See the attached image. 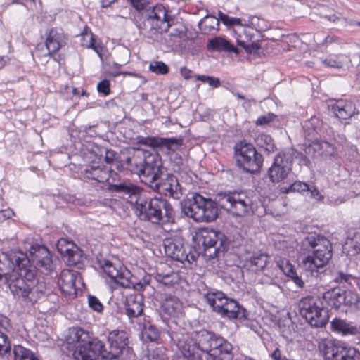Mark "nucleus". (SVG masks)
Segmentation results:
<instances>
[{"instance_id": "obj_41", "label": "nucleus", "mask_w": 360, "mask_h": 360, "mask_svg": "<svg viewBox=\"0 0 360 360\" xmlns=\"http://www.w3.org/2000/svg\"><path fill=\"white\" fill-rule=\"evenodd\" d=\"M342 307H355L359 302V296L354 291L342 290Z\"/></svg>"}, {"instance_id": "obj_36", "label": "nucleus", "mask_w": 360, "mask_h": 360, "mask_svg": "<svg viewBox=\"0 0 360 360\" xmlns=\"http://www.w3.org/2000/svg\"><path fill=\"white\" fill-rule=\"evenodd\" d=\"M156 281L165 286H173L180 283L181 278L179 273L170 271L169 273L158 272L155 276Z\"/></svg>"}, {"instance_id": "obj_29", "label": "nucleus", "mask_w": 360, "mask_h": 360, "mask_svg": "<svg viewBox=\"0 0 360 360\" xmlns=\"http://www.w3.org/2000/svg\"><path fill=\"white\" fill-rule=\"evenodd\" d=\"M277 266L283 272L285 275L290 278L295 284L302 288L304 286V282L297 274L295 266L286 259L278 257L276 259Z\"/></svg>"}, {"instance_id": "obj_48", "label": "nucleus", "mask_w": 360, "mask_h": 360, "mask_svg": "<svg viewBox=\"0 0 360 360\" xmlns=\"http://www.w3.org/2000/svg\"><path fill=\"white\" fill-rule=\"evenodd\" d=\"M354 279V277L352 275L345 274L342 271L338 272L334 277V281L339 284L345 283L351 284L352 281Z\"/></svg>"}, {"instance_id": "obj_23", "label": "nucleus", "mask_w": 360, "mask_h": 360, "mask_svg": "<svg viewBox=\"0 0 360 360\" xmlns=\"http://www.w3.org/2000/svg\"><path fill=\"white\" fill-rule=\"evenodd\" d=\"M30 252L33 262L37 266L49 271L52 270V255L46 247L39 245H32Z\"/></svg>"}, {"instance_id": "obj_13", "label": "nucleus", "mask_w": 360, "mask_h": 360, "mask_svg": "<svg viewBox=\"0 0 360 360\" xmlns=\"http://www.w3.org/2000/svg\"><path fill=\"white\" fill-rule=\"evenodd\" d=\"M224 199L229 203L228 210L233 215L244 217L255 212L253 196L244 191L231 192Z\"/></svg>"}, {"instance_id": "obj_45", "label": "nucleus", "mask_w": 360, "mask_h": 360, "mask_svg": "<svg viewBox=\"0 0 360 360\" xmlns=\"http://www.w3.org/2000/svg\"><path fill=\"white\" fill-rule=\"evenodd\" d=\"M96 38L91 31L85 29L81 34V46L84 48L90 49L92 44L96 42Z\"/></svg>"}, {"instance_id": "obj_40", "label": "nucleus", "mask_w": 360, "mask_h": 360, "mask_svg": "<svg viewBox=\"0 0 360 360\" xmlns=\"http://www.w3.org/2000/svg\"><path fill=\"white\" fill-rule=\"evenodd\" d=\"M343 250L349 257H353L360 253V236H354L348 240L343 246Z\"/></svg>"}, {"instance_id": "obj_4", "label": "nucleus", "mask_w": 360, "mask_h": 360, "mask_svg": "<svg viewBox=\"0 0 360 360\" xmlns=\"http://www.w3.org/2000/svg\"><path fill=\"white\" fill-rule=\"evenodd\" d=\"M13 270L9 276L11 292L31 304L36 303L45 294V285L37 278L35 268L30 264L25 256L12 259Z\"/></svg>"}, {"instance_id": "obj_34", "label": "nucleus", "mask_w": 360, "mask_h": 360, "mask_svg": "<svg viewBox=\"0 0 360 360\" xmlns=\"http://www.w3.org/2000/svg\"><path fill=\"white\" fill-rule=\"evenodd\" d=\"M255 144L260 148H263L268 153H274L276 150V146L272 137L266 134H259L255 138Z\"/></svg>"}, {"instance_id": "obj_21", "label": "nucleus", "mask_w": 360, "mask_h": 360, "mask_svg": "<svg viewBox=\"0 0 360 360\" xmlns=\"http://www.w3.org/2000/svg\"><path fill=\"white\" fill-rule=\"evenodd\" d=\"M45 46L47 52L59 51L60 49L66 45L67 37L62 29L52 27L49 29L46 33Z\"/></svg>"}, {"instance_id": "obj_22", "label": "nucleus", "mask_w": 360, "mask_h": 360, "mask_svg": "<svg viewBox=\"0 0 360 360\" xmlns=\"http://www.w3.org/2000/svg\"><path fill=\"white\" fill-rule=\"evenodd\" d=\"M157 191L165 196L179 198L180 185L177 178L173 174H167L160 182H155Z\"/></svg>"}, {"instance_id": "obj_32", "label": "nucleus", "mask_w": 360, "mask_h": 360, "mask_svg": "<svg viewBox=\"0 0 360 360\" xmlns=\"http://www.w3.org/2000/svg\"><path fill=\"white\" fill-rule=\"evenodd\" d=\"M331 308L340 309L342 307V290L335 288L325 292L323 294L322 299Z\"/></svg>"}, {"instance_id": "obj_57", "label": "nucleus", "mask_w": 360, "mask_h": 360, "mask_svg": "<svg viewBox=\"0 0 360 360\" xmlns=\"http://www.w3.org/2000/svg\"><path fill=\"white\" fill-rule=\"evenodd\" d=\"M323 63L328 67L335 68H342V63L340 61H338L336 59L333 58H326L324 60Z\"/></svg>"}, {"instance_id": "obj_39", "label": "nucleus", "mask_w": 360, "mask_h": 360, "mask_svg": "<svg viewBox=\"0 0 360 360\" xmlns=\"http://www.w3.org/2000/svg\"><path fill=\"white\" fill-rule=\"evenodd\" d=\"M13 354V360H39L30 349L20 345H14Z\"/></svg>"}, {"instance_id": "obj_47", "label": "nucleus", "mask_w": 360, "mask_h": 360, "mask_svg": "<svg viewBox=\"0 0 360 360\" xmlns=\"http://www.w3.org/2000/svg\"><path fill=\"white\" fill-rule=\"evenodd\" d=\"M88 304L89 307L96 311V312H102L103 310V306L101 301L94 295H89L88 296Z\"/></svg>"}, {"instance_id": "obj_15", "label": "nucleus", "mask_w": 360, "mask_h": 360, "mask_svg": "<svg viewBox=\"0 0 360 360\" xmlns=\"http://www.w3.org/2000/svg\"><path fill=\"white\" fill-rule=\"evenodd\" d=\"M293 156L289 152L278 153L268 170V175L272 182H280L287 178L292 170Z\"/></svg>"}, {"instance_id": "obj_26", "label": "nucleus", "mask_w": 360, "mask_h": 360, "mask_svg": "<svg viewBox=\"0 0 360 360\" xmlns=\"http://www.w3.org/2000/svg\"><path fill=\"white\" fill-rule=\"evenodd\" d=\"M144 299L141 293L129 294L126 297L124 308L130 319L141 316L143 311Z\"/></svg>"}, {"instance_id": "obj_11", "label": "nucleus", "mask_w": 360, "mask_h": 360, "mask_svg": "<svg viewBox=\"0 0 360 360\" xmlns=\"http://www.w3.org/2000/svg\"><path fill=\"white\" fill-rule=\"evenodd\" d=\"M325 360H360V352L354 347H346L335 340H326L319 345Z\"/></svg>"}, {"instance_id": "obj_56", "label": "nucleus", "mask_w": 360, "mask_h": 360, "mask_svg": "<svg viewBox=\"0 0 360 360\" xmlns=\"http://www.w3.org/2000/svg\"><path fill=\"white\" fill-rule=\"evenodd\" d=\"M90 49H93L101 58H102L103 54L105 51V47L101 43H97L96 41L92 44Z\"/></svg>"}, {"instance_id": "obj_1", "label": "nucleus", "mask_w": 360, "mask_h": 360, "mask_svg": "<svg viewBox=\"0 0 360 360\" xmlns=\"http://www.w3.org/2000/svg\"><path fill=\"white\" fill-rule=\"evenodd\" d=\"M129 335L124 330H113L108 333V349L104 342L98 338H91L88 331L80 327L70 329L65 347L69 355L75 360H97L99 356L112 360L128 350Z\"/></svg>"}, {"instance_id": "obj_6", "label": "nucleus", "mask_w": 360, "mask_h": 360, "mask_svg": "<svg viewBox=\"0 0 360 360\" xmlns=\"http://www.w3.org/2000/svg\"><path fill=\"white\" fill-rule=\"evenodd\" d=\"M303 246L308 250L309 254L303 259L302 264L311 273L318 272L319 269L327 265L332 258V243L324 236H308L303 240Z\"/></svg>"}, {"instance_id": "obj_38", "label": "nucleus", "mask_w": 360, "mask_h": 360, "mask_svg": "<svg viewBox=\"0 0 360 360\" xmlns=\"http://www.w3.org/2000/svg\"><path fill=\"white\" fill-rule=\"evenodd\" d=\"M199 27L204 34H210L214 31H218L219 20L214 16L207 15L200 22Z\"/></svg>"}, {"instance_id": "obj_27", "label": "nucleus", "mask_w": 360, "mask_h": 360, "mask_svg": "<svg viewBox=\"0 0 360 360\" xmlns=\"http://www.w3.org/2000/svg\"><path fill=\"white\" fill-rule=\"evenodd\" d=\"M330 329L342 336L356 335L360 333L359 328L356 325L339 317H335L331 321Z\"/></svg>"}, {"instance_id": "obj_63", "label": "nucleus", "mask_w": 360, "mask_h": 360, "mask_svg": "<svg viewBox=\"0 0 360 360\" xmlns=\"http://www.w3.org/2000/svg\"><path fill=\"white\" fill-rule=\"evenodd\" d=\"M207 83L209 84L210 86L214 88H217L220 86V80L217 77L210 76Z\"/></svg>"}, {"instance_id": "obj_44", "label": "nucleus", "mask_w": 360, "mask_h": 360, "mask_svg": "<svg viewBox=\"0 0 360 360\" xmlns=\"http://www.w3.org/2000/svg\"><path fill=\"white\" fill-rule=\"evenodd\" d=\"M148 70L156 75H167L169 72V68L162 61H154L150 63Z\"/></svg>"}, {"instance_id": "obj_18", "label": "nucleus", "mask_w": 360, "mask_h": 360, "mask_svg": "<svg viewBox=\"0 0 360 360\" xmlns=\"http://www.w3.org/2000/svg\"><path fill=\"white\" fill-rule=\"evenodd\" d=\"M81 278L80 273L77 271L63 269L59 276L58 285L60 291L65 295L76 296V282Z\"/></svg>"}, {"instance_id": "obj_53", "label": "nucleus", "mask_w": 360, "mask_h": 360, "mask_svg": "<svg viewBox=\"0 0 360 360\" xmlns=\"http://www.w3.org/2000/svg\"><path fill=\"white\" fill-rule=\"evenodd\" d=\"M243 47L248 53H252L257 52L261 49V46L258 41H252L250 43L245 44L244 46H240Z\"/></svg>"}, {"instance_id": "obj_3", "label": "nucleus", "mask_w": 360, "mask_h": 360, "mask_svg": "<svg viewBox=\"0 0 360 360\" xmlns=\"http://www.w3.org/2000/svg\"><path fill=\"white\" fill-rule=\"evenodd\" d=\"M138 11H144V18L148 30L147 37L154 41H159L167 47L180 44L186 36V28L183 25L174 27V18L169 8L162 4L146 8V0H127Z\"/></svg>"}, {"instance_id": "obj_37", "label": "nucleus", "mask_w": 360, "mask_h": 360, "mask_svg": "<svg viewBox=\"0 0 360 360\" xmlns=\"http://www.w3.org/2000/svg\"><path fill=\"white\" fill-rule=\"evenodd\" d=\"M268 259L266 254L253 255L246 261V265L254 271H262L268 263Z\"/></svg>"}, {"instance_id": "obj_50", "label": "nucleus", "mask_w": 360, "mask_h": 360, "mask_svg": "<svg viewBox=\"0 0 360 360\" xmlns=\"http://www.w3.org/2000/svg\"><path fill=\"white\" fill-rule=\"evenodd\" d=\"M97 91L106 96L110 95V83L108 79H103L97 84Z\"/></svg>"}, {"instance_id": "obj_14", "label": "nucleus", "mask_w": 360, "mask_h": 360, "mask_svg": "<svg viewBox=\"0 0 360 360\" xmlns=\"http://www.w3.org/2000/svg\"><path fill=\"white\" fill-rule=\"evenodd\" d=\"M218 16L225 25L234 27L233 31L239 46H244L245 44L252 41L258 32L254 27L243 24L240 18L230 17L221 11H219Z\"/></svg>"}, {"instance_id": "obj_28", "label": "nucleus", "mask_w": 360, "mask_h": 360, "mask_svg": "<svg viewBox=\"0 0 360 360\" xmlns=\"http://www.w3.org/2000/svg\"><path fill=\"white\" fill-rule=\"evenodd\" d=\"M58 252L68 259L69 265L75 266L79 262L80 253L78 252L77 247L71 242L65 239H61L58 243Z\"/></svg>"}, {"instance_id": "obj_46", "label": "nucleus", "mask_w": 360, "mask_h": 360, "mask_svg": "<svg viewBox=\"0 0 360 360\" xmlns=\"http://www.w3.org/2000/svg\"><path fill=\"white\" fill-rule=\"evenodd\" d=\"M11 351V342L5 333L0 332V356L9 353Z\"/></svg>"}, {"instance_id": "obj_43", "label": "nucleus", "mask_w": 360, "mask_h": 360, "mask_svg": "<svg viewBox=\"0 0 360 360\" xmlns=\"http://www.w3.org/2000/svg\"><path fill=\"white\" fill-rule=\"evenodd\" d=\"M160 136H138L136 138V143L143 145L153 149L158 148Z\"/></svg>"}, {"instance_id": "obj_9", "label": "nucleus", "mask_w": 360, "mask_h": 360, "mask_svg": "<svg viewBox=\"0 0 360 360\" xmlns=\"http://www.w3.org/2000/svg\"><path fill=\"white\" fill-rule=\"evenodd\" d=\"M233 149L236 165L239 168L251 174L260 171L264 158L252 143L245 140L239 141L236 143Z\"/></svg>"}, {"instance_id": "obj_52", "label": "nucleus", "mask_w": 360, "mask_h": 360, "mask_svg": "<svg viewBox=\"0 0 360 360\" xmlns=\"http://www.w3.org/2000/svg\"><path fill=\"white\" fill-rule=\"evenodd\" d=\"M274 117L275 115L273 113H268L267 115L259 116L256 120L255 124L257 126H263L272 122Z\"/></svg>"}, {"instance_id": "obj_24", "label": "nucleus", "mask_w": 360, "mask_h": 360, "mask_svg": "<svg viewBox=\"0 0 360 360\" xmlns=\"http://www.w3.org/2000/svg\"><path fill=\"white\" fill-rule=\"evenodd\" d=\"M304 152L311 157L327 158L335 155L336 148L328 141L315 140L305 148Z\"/></svg>"}, {"instance_id": "obj_58", "label": "nucleus", "mask_w": 360, "mask_h": 360, "mask_svg": "<svg viewBox=\"0 0 360 360\" xmlns=\"http://www.w3.org/2000/svg\"><path fill=\"white\" fill-rule=\"evenodd\" d=\"M271 357L274 360H288V359L282 354L278 347H276L271 354Z\"/></svg>"}, {"instance_id": "obj_33", "label": "nucleus", "mask_w": 360, "mask_h": 360, "mask_svg": "<svg viewBox=\"0 0 360 360\" xmlns=\"http://www.w3.org/2000/svg\"><path fill=\"white\" fill-rule=\"evenodd\" d=\"M207 303L212 307L213 310L221 314L224 307L227 302V297L221 292L207 293L205 295Z\"/></svg>"}, {"instance_id": "obj_55", "label": "nucleus", "mask_w": 360, "mask_h": 360, "mask_svg": "<svg viewBox=\"0 0 360 360\" xmlns=\"http://www.w3.org/2000/svg\"><path fill=\"white\" fill-rule=\"evenodd\" d=\"M308 191L310 192L311 197L314 198L318 202H322L324 199V196L320 193L316 186L309 188Z\"/></svg>"}, {"instance_id": "obj_17", "label": "nucleus", "mask_w": 360, "mask_h": 360, "mask_svg": "<svg viewBox=\"0 0 360 360\" xmlns=\"http://www.w3.org/2000/svg\"><path fill=\"white\" fill-rule=\"evenodd\" d=\"M118 174L104 165H90L84 172L83 176L86 179L95 181L97 183H108V188L115 192L112 188Z\"/></svg>"}, {"instance_id": "obj_16", "label": "nucleus", "mask_w": 360, "mask_h": 360, "mask_svg": "<svg viewBox=\"0 0 360 360\" xmlns=\"http://www.w3.org/2000/svg\"><path fill=\"white\" fill-rule=\"evenodd\" d=\"M162 169V162L159 155L150 154L145 158L139 170L141 181L152 186L160 178Z\"/></svg>"}, {"instance_id": "obj_42", "label": "nucleus", "mask_w": 360, "mask_h": 360, "mask_svg": "<svg viewBox=\"0 0 360 360\" xmlns=\"http://www.w3.org/2000/svg\"><path fill=\"white\" fill-rule=\"evenodd\" d=\"M166 348L160 346L148 351V360H169Z\"/></svg>"}, {"instance_id": "obj_54", "label": "nucleus", "mask_w": 360, "mask_h": 360, "mask_svg": "<svg viewBox=\"0 0 360 360\" xmlns=\"http://www.w3.org/2000/svg\"><path fill=\"white\" fill-rule=\"evenodd\" d=\"M58 51L46 52V56H49L54 61L57 62L59 65L65 64V57L63 55L58 53Z\"/></svg>"}, {"instance_id": "obj_35", "label": "nucleus", "mask_w": 360, "mask_h": 360, "mask_svg": "<svg viewBox=\"0 0 360 360\" xmlns=\"http://www.w3.org/2000/svg\"><path fill=\"white\" fill-rule=\"evenodd\" d=\"M183 145V139L181 137H160L158 148H165L168 153H174Z\"/></svg>"}, {"instance_id": "obj_19", "label": "nucleus", "mask_w": 360, "mask_h": 360, "mask_svg": "<svg viewBox=\"0 0 360 360\" xmlns=\"http://www.w3.org/2000/svg\"><path fill=\"white\" fill-rule=\"evenodd\" d=\"M160 313L165 321L178 318L183 314V303L176 297H167L161 302Z\"/></svg>"}, {"instance_id": "obj_31", "label": "nucleus", "mask_w": 360, "mask_h": 360, "mask_svg": "<svg viewBox=\"0 0 360 360\" xmlns=\"http://www.w3.org/2000/svg\"><path fill=\"white\" fill-rule=\"evenodd\" d=\"M221 316L229 319H243L245 316V310L234 300L227 297Z\"/></svg>"}, {"instance_id": "obj_20", "label": "nucleus", "mask_w": 360, "mask_h": 360, "mask_svg": "<svg viewBox=\"0 0 360 360\" xmlns=\"http://www.w3.org/2000/svg\"><path fill=\"white\" fill-rule=\"evenodd\" d=\"M165 254L174 260L191 263L188 255L186 253L181 239L167 238L164 241Z\"/></svg>"}, {"instance_id": "obj_8", "label": "nucleus", "mask_w": 360, "mask_h": 360, "mask_svg": "<svg viewBox=\"0 0 360 360\" xmlns=\"http://www.w3.org/2000/svg\"><path fill=\"white\" fill-rule=\"evenodd\" d=\"M298 307L300 316L310 326L320 328L328 323L329 310L323 306V300L320 297L308 295L302 297Z\"/></svg>"}, {"instance_id": "obj_64", "label": "nucleus", "mask_w": 360, "mask_h": 360, "mask_svg": "<svg viewBox=\"0 0 360 360\" xmlns=\"http://www.w3.org/2000/svg\"><path fill=\"white\" fill-rule=\"evenodd\" d=\"M116 1H117V0H101V8H107L111 6V5Z\"/></svg>"}, {"instance_id": "obj_5", "label": "nucleus", "mask_w": 360, "mask_h": 360, "mask_svg": "<svg viewBox=\"0 0 360 360\" xmlns=\"http://www.w3.org/2000/svg\"><path fill=\"white\" fill-rule=\"evenodd\" d=\"M112 186L115 192L136 198V213L141 220L160 224L162 221L168 222L173 218V208L167 200L157 197L148 199L139 186L132 184L120 183Z\"/></svg>"}, {"instance_id": "obj_7", "label": "nucleus", "mask_w": 360, "mask_h": 360, "mask_svg": "<svg viewBox=\"0 0 360 360\" xmlns=\"http://www.w3.org/2000/svg\"><path fill=\"white\" fill-rule=\"evenodd\" d=\"M193 240L198 250L211 259L217 257L220 252L227 251L230 245L224 233L209 228L198 229Z\"/></svg>"}, {"instance_id": "obj_2", "label": "nucleus", "mask_w": 360, "mask_h": 360, "mask_svg": "<svg viewBox=\"0 0 360 360\" xmlns=\"http://www.w3.org/2000/svg\"><path fill=\"white\" fill-rule=\"evenodd\" d=\"M176 347L177 360H231L232 345L207 330L194 334L176 333L172 337Z\"/></svg>"}, {"instance_id": "obj_62", "label": "nucleus", "mask_w": 360, "mask_h": 360, "mask_svg": "<svg viewBox=\"0 0 360 360\" xmlns=\"http://www.w3.org/2000/svg\"><path fill=\"white\" fill-rule=\"evenodd\" d=\"M44 45L42 44H37L34 49V53L38 58L46 57V53H43Z\"/></svg>"}, {"instance_id": "obj_51", "label": "nucleus", "mask_w": 360, "mask_h": 360, "mask_svg": "<svg viewBox=\"0 0 360 360\" xmlns=\"http://www.w3.org/2000/svg\"><path fill=\"white\" fill-rule=\"evenodd\" d=\"M147 338L151 341H155L159 339L160 333L159 330L153 325H150L146 328Z\"/></svg>"}, {"instance_id": "obj_10", "label": "nucleus", "mask_w": 360, "mask_h": 360, "mask_svg": "<svg viewBox=\"0 0 360 360\" xmlns=\"http://www.w3.org/2000/svg\"><path fill=\"white\" fill-rule=\"evenodd\" d=\"M185 214L199 222H211L218 217L217 203L211 198H205L195 194L188 206L184 207Z\"/></svg>"}, {"instance_id": "obj_61", "label": "nucleus", "mask_w": 360, "mask_h": 360, "mask_svg": "<svg viewBox=\"0 0 360 360\" xmlns=\"http://www.w3.org/2000/svg\"><path fill=\"white\" fill-rule=\"evenodd\" d=\"M147 277L148 276H145L144 277V283H142L141 282H138V283H136L135 284L131 283V285L132 284L134 288V289L136 290H139V291L143 290V289L145 288L146 285L147 284H148V283H149V279L146 280Z\"/></svg>"}, {"instance_id": "obj_30", "label": "nucleus", "mask_w": 360, "mask_h": 360, "mask_svg": "<svg viewBox=\"0 0 360 360\" xmlns=\"http://www.w3.org/2000/svg\"><path fill=\"white\" fill-rule=\"evenodd\" d=\"M207 49L217 51L228 53H238V49L229 41L221 37H215L209 39Z\"/></svg>"}, {"instance_id": "obj_25", "label": "nucleus", "mask_w": 360, "mask_h": 360, "mask_svg": "<svg viewBox=\"0 0 360 360\" xmlns=\"http://www.w3.org/2000/svg\"><path fill=\"white\" fill-rule=\"evenodd\" d=\"M329 108L334 115L340 120L351 118L356 112V106L353 102L343 99L332 101Z\"/></svg>"}, {"instance_id": "obj_60", "label": "nucleus", "mask_w": 360, "mask_h": 360, "mask_svg": "<svg viewBox=\"0 0 360 360\" xmlns=\"http://www.w3.org/2000/svg\"><path fill=\"white\" fill-rule=\"evenodd\" d=\"M180 73L181 75L186 80L192 78L193 72L186 66L180 68Z\"/></svg>"}, {"instance_id": "obj_49", "label": "nucleus", "mask_w": 360, "mask_h": 360, "mask_svg": "<svg viewBox=\"0 0 360 360\" xmlns=\"http://www.w3.org/2000/svg\"><path fill=\"white\" fill-rule=\"evenodd\" d=\"M290 189L292 190V192L302 193L308 191V190H309V186L305 182L296 181L290 185Z\"/></svg>"}, {"instance_id": "obj_12", "label": "nucleus", "mask_w": 360, "mask_h": 360, "mask_svg": "<svg viewBox=\"0 0 360 360\" xmlns=\"http://www.w3.org/2000/svg\"><path fill=\"white\" fill-rule=\"evenodd\" d=\"M98 264L103 273L112 282L123 288H129L131 283V274L119 261L109 259H99Z\"/></svg>"}, {"instance_id": "obj_59", "label": "nucleus", "mask_w": 360, "mask_h": 360, "mask_svg": "<svg viewBox=\"0 0 360 360\" xmlns=\"http://www.w3.org/2000/svg\"><path fill=\"white\" fill-rule=\"evenodd\" d=\"M116 157V153L112 150H107L105 155V160L108 164H112Z\"/></svg>"}]
</instances>
